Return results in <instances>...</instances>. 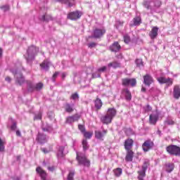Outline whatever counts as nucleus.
<instances>
[{"mask_svg":"<svg viewBox=\"0 0 180 180\" xmlns=\"http://www.w3.org/2000/svg\"><path fill=\"white\" fill-rule=\"evenodd\" d=\"M56 169V167L54 166L49 167L48 170H49L51 172H53V171Z\"/></svg>","mask_w":180,"mask_h":180,"instance_id":"nucleus-54","label":"nucleus"},{"mask_svg":"<svg viewBox=\"0 0 180 180\" xmlns=\"http://www.w3.org/2000/svg\"><path fill=\"white\" fill-rule=\"evenodd\" d=\"M65 77H67V75L65 72L61 73V77L63 79H64V78H65Z\"/></svg>","mask_w":180,"mask_h":180,"instance_id":"nucleus-56","label":"nucleus"},{"mask_svg":"<svg viewBox=\"0 0 180 180\" xmlns=\"http://www.w3.org/2000/svg\"><path fill=\"white\" fill-rule=\"evenodd\" d=\"M11 130H16V122H13V124L11 127Z\"/></svg>","mask_w":180,"mask_h":180,"instance_id":"nucleus-52","label":"nucleus"},{"mask_svg":"<svg viewBox=\"0 0 180 180\" xmlns=\"http://www.w3.org/2000/svg\"><path fill=\"white\" fill-rule=\"evenodd\" d=\"M143 84L146 86L150 87L152 84H154V78L148 74L146 75L143 76Z\"/></svg>","mask_w":180,"mask_h":180,"instance_id":"nucleus-13","label":"nucleus"},{"mask_svg":"<svg viewBox=\"0 0 180 180\" xmlns=\"http://www.w3.org/2000/svg\"><path fill=\"white\" fill-rule=\"evenodd\" d=\"M83 134H84V137H86V139H91L92 137L91 132H86L84 131V132H83Z\"/></svg>","mask_w":180,"mask_h":180,"instance_id":"nucleus-42","label":"nucleus"},{"mask_svg":"<svg viewBox=\"0 0 180 180\" xmlns=\"http://www.w3.org/2000/svg\"><path fill=\"white\" fill-rule=\"evenodd\" d=\"M114 174L115 176L119 177L123 173V169L122 168H116L113 170Z\"/></svg>","mask_w":180,"mask_h":180,"instance_id":"nucleus-35","label":"nucleus"},{"mask_svg":"<svg viewBox=\"0 0 180 180\" xmlns=\"http://www.w3.org/2000/svg\"><path fill=\"white\" fill-rule=\"evenodd\" d=\"M130 37L127 34L124 35V41L126 43V44H129V42L130 41Z\"/></svg>","mask_w":180,"mask_h":180,"instance_id":"nucleus-43","label":"nucleus"},{"mask_svg":"<svg viewBox=\"0 0 180 180\" xmlns=\"http://www.w3.org/2000/svg\"><path fill=\"white\" fill-rule=\"evenodd\" d=\"M10 71L14 75L15 78H16V82L19 85H22L23 82H25V77H23V75H22V72L19 71V69L13 70L11 69Z\"/></svg>","mask_w":180,"mask_h":180,"instance_id":"nucleus-6","label":"nucleus"},{"mask_svg":"<svg viewBox=\"0 0 180 180\" xmlns=\"http://www.w3.org/2000/svg\"><path fill=\"white\" fill-rule=\"evenodd\" d=\"M133 23H130V26H140L141 25V17L136 16L132 20Z\"/></svg>","mask_w":180,"mask_h":180,"instance_id":"nucleus-26","label":"nucleus"},{"mask_svg":"<svg viewBox=\"0 0 180 180\" xmlns=\"http://www.w3.org/2000/svg\"><path fill=\"white\" fill-rule=\"evenodd\" d=\"M36 172L38 174V175H39V176H41L42 180H46V178H47V173L40 167H37Z\"/></svg>","mask_w":180,"mask_h":180,"instance_id":"nucleus-17","label":"nucleus"},{"mask_svg":"<svg viewBox=\"0 0 180 180\" xmlns=\"http://www.w3.org/2000/svg\"><path fill=\"white\" fill-rule=\"evenodd\" d=\"M141 91L142 92H146V87H142L141 88Z\"/></svg>","mask_w":180,"mask_h":180,"instance_id":"nucleus-59","label":"nucleus"},{"mask_svg":"<svg viewBox=\"0 0 180 180\" xmlns=\"http://www.w3.org/2000/svg\"><path fill=\"white\" fill-rule=\"evenodd\" d=\"M79 120V115L78 114H76L73 116H69L66 119V123H68V124H71L74 123V122H78Z\"/></svg>","mask_w":180,"mask_h":180,"instance_id":"nucleus-16","label":"nucleus"},{"mask_svg":"<svg viewBox=\"0 0 180 180\" xmlns=\"http://www.w3.org/2000/svg\"><path fill=\"white\" fill-rule=\"evenodd\" d=\"M74 175H75V171L70 170L68 176V180H74Z\"/></svg>","mask_w":180,"mask_h":180,"instance_id":"nucleus-40","label":"nucleus"},{"mask_svg":"<svg viewBox=\"0 0 180 180\" xmlns=\"http://www.w3.org/2000/svg\"><path fill=\"white\" fill-rule=\"evenodd\" d=\"M134 143V141H133V139H127L124 142L125 150H129L131 148V147H133Z\"/></svg>","mask_w":180,"mask_h":180,"instance_id":"nucleus-25","label":"nucleus"},{"mask_svg":"<svg viewBox=\"0 0 180 180\" xmlns=\"http://www.w3.org/2000/svg\"><path fill=\"white\" fill-rule=\"evenodd\" d=\"M43 88L42 83H37L36 85L31 81L27 82V89L28 92H34V91H40Z\"/></svg>","mask_w":180,"mask_h":180,"instance_id":"nucleus-7","label":"nucleus"},{"mask_svg":"<svg viewBox=\"0 0 180 180\" xmlns=\"http://www.w3.org/2000/svg\"><path fill=\"white\" fill-rule=\"evenodd\" d=\"M165 124H166L167 126H173V124H175V122L174 121V120H172V118L168 117L165 121Z\"/></svg>","mask_w":180,"mask_h":180,"instance_id":"nucleus-34","label":"nucleus"},{"mask_svg":"<svg viewBox=\"0 0 180 180\" xmlns=\"http://www.w3.org/2000/svg\"><path fill=\"white\" fill-rule=\"evenodd\" d=\"M158 82L160 84H167L168 86H170V85H172L174 79L169 77L166 78L165 77H158Z\"/></svg>","mask_w":180,"mask_h":180,"instance_id":"nucleus-12","label":"nucleus"},{"mask_svg":"<svg viewBox=\"0 0 180 180\" xmlns=\"http://www.w3.org/2000/svg\"><path fill=\"white\" fill-rule=\"evenodd\" d=\"M108 66L109 68L112 67V68H119V67H120V63H117V62H112V63H110Z\"/></svg>","mask_w":180,"mask_h":180,"instance_id":"nucleus-38","label":"nucleus"},{"mask_svg":"<svg viewBox=\"0 0 180 180\" xmlns=\"http://www.w3.org/2000/svg\"><path fill=\"white\" fill-rule=\"evenodd\" d=\"M116 113H117L116 109L108 108L106 115L101 117V121L103 124H109V123H112V120H113V117L116 116Z\"/></svg>","mask_w":180,"mask_h":180,"instance_id":"nucleus-2","label":"nucleus"},{"mask_svg":"<svg viewBox=\"0 0 180 180\" xmlns=\"http://www.w3.org/2000/svg\"><path fill=\"white\" fill-rule=\"evenodd\" d=\"M117 23H119V25H120L122 26V25H123V22L122 21H117Z\"/></svg>","mask_w":180,"mask_h":180,"instance_id":"nucleus-60","label":"nucleus"},{"mask_svg":"<svg viewBox=\"0 0 180 180\" xmlns=\"http://www.w3.org/2000/svg\"><path fill=\"white\" fill-rule=\"evenodd\" d=\"M122 95L125 96L126 101H131V93L129 89H123L122 91Z\"/></svg>","mask_w":180,"mask_h":180,"instance_id":"nucleus-21","label":"nucleus"},{"mask_svg":"<svg viewBox=\"0 0 180 180\" xmlns=\"http://www.w3.org/2000/svg\"><path fill=\"white\" fill-rule=\"evenodd\" d=\"M70 99H72L73 101H77V99H79V96L78 95V93H75L72 94Z\"/></svg>","mask_w":180,"mask_h":180,"instance_id":"nucleus-41","label":"nucleus"},{"mask_svg":"<svg viewBox=\"0 0 180 180\" xmlns=\"http://www.w3.org/2000/svg\"><path fill=\"white\" fill-rule=\"evenodd\" d=\"M43 131H48L49 133H51L53 131V127L51 125L46 124V125H42Z\"/></svg>","mask_w":180,"mask_h":180,"instance_id":"nucleus-32","label":"nucleus"},{"mask_svg":"<svg viewBox=\"0 0 180 180\" xmlns=\"http://www.w3.org/2000/svg\"><path fill=\"white\" fill-rule=\"evenodd\" d=\"M121 49H122V46H120V44H119V42L117 41L114 42L110 46V51H112L113 53H118V51H120Z\"/></svg>","mask_w":180,"mask_h":180,"instance_id":"nucleus-15","label":"nucleus"},{"mask_svg":"<svg viewBox=\"0 0 180 180\" xmlns=\"http://www.w3.org/2000/svg\"><path fill=\"white\" fill-rule=\"evenodd\" d=\"M145 112H150L151 111L152 108H151V106H150V105H147L146 106H145L143 108Z\"/></svg>","mask_w":180,"mask_h":180,"instance_id":"nucleus-46","label":"nucleus"},{"mask_svg":"<svg viewBox=\"0 0 180 180\" xmlns=\"http://www.w3.org/2000/svg\"><path fill=\"white\" fill-rule=\"evenodd\" d=\"M159 115L158 114H152L149 117V122L151 124H155L158 121Z\"/></svg>","mask_w":180,"mask_h":180,"instance_id":"nucleus-27","label":"nucleus"},{"mask_svg":"<svg viewBox=\"0 0 180 180\" xmlns=\"http://www.w3.org/2000/svg\"><path fill=\"white\" fill-rule=\"evenodd\" d=\"M2 56V49L0 48V57Z\"/></svg>","mask_w":180,"mask_h":180,"instance_id":"nucleus-61","label":"nucleus"},{"mask_svg":"<svg viewBox=\"0 0 180 180\" xmlns=\"http://www.w3.org/2000/svg\"><path fill=\"white\" fill-rule=\"evenodd\" d=\"M96 43L95 42H91L88 44V46L89 47V49H94V47H96Z\"/></svg>","mask_w":180,"mask_h":180,"instance_id":"nucleus-49","label":"nucleus"},{"mask_svg":"<svg viewBox=\"0 0 180 180\" xmlns=\"http://www.w3.org/2000/svg\"><path fill=\"white\" fill-rule=\"evenodd\" d=\"M37 53H39V48L34 46V45L30 46L27 51V53L24 55L27 63H30L31 61H33Z\"/></svg>","mask_w":180,"mask_h":180,"instance_id":"nucleus-3","label":"nucleus"},{"mask_svg":"<svg viewBox=\"0 0 180 180\" xmlns=\"http://www.w3.org/2000/svg\"><path fill=\"white\" fill-rule=\"evenodd\" d=\"M1 8L4 11L6 12V11H9V6H3L1 7Z\"/></svg>","mask_w":180,"mask_h":180,"instance_id":"nucleus-51","label":"nucleus"},{"mask_svg":"<svg viewBox=\"0 0 180 180\" xmlns=\"http://www.w3.org/2000/svg\"><path fill=\"white\" fill-rule=\"evenodd\" d=\"M173 95L175 99H179L180 98V88L179 86H175L174 88Z\"/></svg>","mask_w":180,"mask_h":180,"instance_id":"nucleus-29","label":"nucleus"},{"mask_svg":"<svg viewBox=\"0 0 180 180\" xmlns=\"http://www.w3.org/2000/svg\"><path fill=\"white\" fill-rule=\"evenodd\" d=\"M6 81H7V82H11V77H6Z\"/></svg>","mask_w":180,"mask_h":180,"instance_id":"nucleus-57","label":"nucleus"},{"mask_svg":"<svg viewBox=\"0 0 180 180\" xmlns=\"http://www.w3.org/2000/svg\"><path fill=\"white\" fill-rule=\"evenodd\" d=\"M135 63L136 64V66L139 67V68H143V67H144L142 59H136L135 60Z\"/></svg>","mask_w":180,"mask_h":180,"instance_id":"nucleus-39","label":"nucleus"},{"mask_svg":"<svg viewBox=\"0 0 180 180\" xmlns=\"http://www.w3.org/2000/svg\"><path fill=\"white\" fill-rule=\"evenodd\" d=\"M107 67L106 66H103L102 68H100L98 69V72H105V70H106Z\"/></svg>","mask_w":180,"mask_h":180,"instance_id":"nucleus-50","label":"nucleus"},{"mask_svg":"<svg viewBox=\"0 0 180 180\" xmlns=\"http://www.w3.org/2000/svg\"><path fill=\"white\" fill-rule=\"evenodd\" d=\"M76 160L79 162V165H83L84 167H89L91 162L86 159V156L84 153L77 152Z\"/></svg>","mask_w":180,"mask_h":180,"instance_id":"nucleus-4","label":"nucleus"},{"mask_svg":"<svg viewBox=\"0 0 180 180\" xmlns=\"http://www.w3.org/2000/svg\"><path fill=\"white\" fill-rule=\"evenodd\" d=\"M37 141L39 144H44V143H47V136L39 132L37 136Z\"/></svg>","mask_w":180,"mask_h":180,"instance_id":"nucleus-14","label":"nucleus"},{"mask_svg":"<svg viewBox=\"0 0 180 180\" xmlns=\"http://www.w3.org/2000/svg\"><path fill=\"white\" fill-rule=\"evenodd\" d=\"M106 133H108L106 130H103V131H96L95 137L97 140H101V141H103V137H105Z\"/></svg>","mask_w":180,"mask_h":180,"instance_id":"nucleus-18","label":"nucleus"},{"mask_svg":"<svg viewBox=\"0 0 180 180\" xmlns=\"http://www.w3.org/2000/svg\"><path fill=\"white\" fill-rule=\"evenodd\" d=\"M162 3L160 0H144L143 2V6L148 11H150V13L157 12V9L161 6Z\"/></svg>","mask_w":180,"mask_h":180,"instance_id":"nucleus-1","label":"nucleus"},{"mask_svg":"<svg viewBox=\"0 0 180 180\" xmlns=\"http://www.w3.org/2000/svg\"><path fill=\"white\" fill-rule=\"evenodd\" d=\"M82 144L83 146V150L84 151H86L89 148V144H88V141L86 139H83Z\"/></svg>","mask_w":180,"mask_h":180,"instance_id":"nucleus-36","label":"nucleus"},{"mask_svg":"<svg viewBox=\"0 0 180 180\" xmlns=\"http://www.w3.org/2000/svg\"><path fill=\"white\" fill-rule=\"evenodd\" d=\"M100 77H101V74H97V75H96V73H93L92 74V77L93 78H100Z\"/></svg>","mask_w":180,"mask_h":180,"instance_id":"nucleus-53","label":"nucleus"},{"mask_svg":"<svg viewBox=\"0 0 180 180\" xmlns=\"http://www.w3.org/2000/svg\"><path fill=\"white\" fill-rule=\"evenodd\" d=\"M175 168V165L172 162H168L165 165V169L166 172L168 174H171L172 171H174V169Z\"/></svg>","mask_w":180,"mask_h":180,"instance_id":"nucleus-20","label":"nucleus"},{"mask_svg":"<svg viewBox=\"0 0 180 180\" xmlns=\"http://www.w3.org/2000/svg\"><path fill=\"white\" fill-rule=\"evenodd\" d=\"M59 75H60V72H56L53 74V77H52L53 82H56V79L57 77H58Z\"/></svg>","mask_w":180,"mask_h":180,"instance_id":"nucleus-45","label":"nucleus"},{"mask_svg":"<svg viewBox=\"0 0 180 180\" xmlns=\"http://www.w3.org/2000/svg\"><path fill=\"white\" fill-rule=\"evenodd\" d=\"M56 2H60V4H65V5H68L69 8L74 6L75 5V0H54Z\"/></svg>","mask_w":180,"mask_h":180,"instance_id":"nucleus-23","label":"nucleus"},{"mask_svg":"<svg viewBox=\"0 0 180 180\" xmlns=\"http://www.w3.org/2000/svg\"><path fill=\"white\" fill-rule=\"evenodd\" d=\"M41 150H42L43 153H49V151L46 150V148H42Z\"/></svg>","mask_w":180,"mask_h":180,"instance_id":"nucleus-58","label":"nucleus"},{"mask_svg":"<svg viewBox=\"0 0 180 180\" xmlns=\"http://www.w3.org/2000/svg\"><path fill=\"white\" fill-rule=\"evenodd\" d=\"M40 20H43L44 22H49V20H51V16L47 14H45L41 16V18H40Z\"/></svg>","mask_w":180,"mask_h":180,"instance_id":"nucleus-37","label":"nucleus"},{"mask_svg":"<svg viewBox=\"0 0 180 180\" xmlns=\"http://www.w3.org/2000/svg\"><path fill=\"white\" fill-rule=\"evenodd\" d=\"M158 133H161V131H158Z\"/></svg>","mask_w":180,"mask_h":180,"instance_id":"nucleus-63","label":"nucleus"},{"mask_svg":"<svg viewBox=\"0 0 180 180\" xmlns=\"http://www.w3.org/2000/svg\"><path fill=\"white\" fill-rule=\"evenodd\" d=\"M15 133H16V136H18V137H20V136H22V134L19 130H17Z\"/></svg>","mask_w":180,"mask_h":180,"instance_id":"nucleus-55","label":"nucleus"},{"mask_svg":"<svg viewBox=\"0 0 180 180\" xmlns=\"http://www.w3.org/2000/svg\"><path fill=\"white\" fill-rule=\"evenodd\" d=\"M81 16H82V12L79 11H72L68 13V19H70V20H78V19H81Z\"/></svg>","mask_w":180,"mask_h":180,"instance_id":"nucleus-9","label":"nucleus"},{"mask_svg":"<svg viewBox=\"0 0 180 180\" xmlns=\"http://www.w3.org/2000/svg\"><path fill=\"white\" fill-rule=\"evenodd\" d=\"M123 86H136L137 80L136 79L124 78L122 79Z\"/></svg>","mask_w":180,"mask_h":180,"instance_id":"nucleus-10","label":"nucleus"},{"mask_svg":"<svg viewBox=\"0 0 180 180\" xmlns=\"http://www.w3.org/2000/svg\"><path fill=\"white\" fill-rule=\"evenodd\" d=\"M134 157V152H133L131 150H127L125 160L127 162H131V161H133Z\"/></svg>","mask_w":180,"mask_h":180,"instance_id":"nucleus-22","label":"nucleus"},{"mask_svg":"<svg viewBox=\"0 0 180 180\" xmlns=\"http://www.w3.org/2000/svg\"><path fill=\"white\" fill-rule=\"evenodd\" d=\"M41 119V113L39 112L34 117V120H40Z\"/></svg>","mask_w":180,"mask_h":180,"instance_id":"nucleus-47","label":"nucleus"},{"mask_svg":"<svg viewBox=\"0 0 180 180\" xmlns=\"http://www.w3.org/2000/svg\"><path fill=\"white\" fill-rule=\"evenodd\" d=\"M40 66L42 70H44V71H49V68H50V63L49 60H44Z\"/></svg>","mask_w":180,"mask_h":180,"instance_id":"nucleus-30","label":"nucleus"},{"mask_svg":"<svg viewBox=\"0 0 180 180\" xmlns=\"http://www.w3.org/2000/svg\"><path fill=\"white\" fill-rule=\"evenodd\" d=\"M106 33V30L105 28H96L93 31V35L89 36V39H101V37H103V34Z\"/></svg>","mask_w":180,"mask_h":180,"instance_id":"nucleus-8","label":"nucleus"},{"mask_svg":"<svg viewBox=\"0 0 180 180\" xmlns=\"http://www.w3.org/2000/svg\"><path fill=\"white\" fill-rule=\"evenodd\" d=\"M158 27H153L151 31L149 33V36L152 40H154L158 36Z\"/></svg>","mask_w":180,"mask_h":180,"instance_id":"nucleus-19","label":"nucleus"},{"mask_svg":"<svg viewBox=\"0 0 180 180\" xmlns=\"http://www.w3.org/2000/svg\"><path fill=\"white\" fill-rule=\"evenodd\" d=\"M57 148H58V152H57L58 158H63V157H64V155H65L64 154V149L65 148V147L60 146H58Z\"/></svg>","mask_w":180,"mask_h":180,"instance_id":"nucleus-28","label":"nucleus"},{"mask_svg":"<svg viewBox=\"0 0 180 180\" xmlns=\"http://www.w3.org/2000/svg\"><path fill=\"white\" fill-rule=\"evenodd\" d=\"M166 151L170 155H175L176 157L180 156V147L176 145H170L166 148Z\"/></svg>","mask_w":180,"mask_h":180,"instance_id":"nucleus-5","label":"nucleus"},{"mask_svg":"<svg viewBox=\"0 0 180 180\" xmlns=\"http://www.w3.org/2000/svg\"><path fill=\"white\" fill-rule=\"evenodd\" d=\"M5 150V145L4 144V141L0 138V152L4 151Z\"/></svg>","mask_w":180,"mask_h":180,"instance_id":"nucleus-44","label":"nucleus"},{"mask_svg":"<svg viewBox=\"0 0 180 180\" xmlns=\"http://www.w3.org/2000/svg\"><path fill=\"white\" fill-rule=\"evenodd\" d=\"M149 164L150 161L148 160H145L142 166L141 170L138 172L141 173L142 175H146V171H147Z\"/></svg>","mask_w":180,"mask_h":180,"instance_id":"nucleus-24","label":"nucleus"},{"mask_svg":"<svg viewBox=\"0 0 180 180\" xmlns=\"http://www.w3.org/2000/svg\"><path fill=\"white\" fill-rule=\"evenodd\" d=\"M65 110L68 113H71L74 111V104L66 103L65 105Z\"/></svg>","mask_w":180,"mask_h":180,"instance_id":"nucleus-31","label":"nucleus"},{"mask_svg":"<svg viewBox=\"0 0 180 180\" xmlns=\"http://www.w3.org/2000/svg\"><path fill=\"white\" fill-rule=\"evenodd\" d=\"M78 127H79V130H80L82 133L85 132V127H84L83 125L79 124Z\"/></svg>","mask_w":180,"mask_h":180,"instance_id":"nucleus-48","label":"nucleus"},{"mask_svg":"<svg viewBox=\"0 0 180 180\" xmlns=\"http://www.w3.org/2000/svg\"><path fill=\"white\" fill-rule=\"evenodd\" d=\"M95 108L98 110L101 109V108H102V105L103 103H102V100H101V98H97L95 101Z\"/></svg>","mask_w":180,"mask_h":180,"instance_id":"nucleus-33","label":"nucleus"},{"mask_svg":"<svg viewBox=\"0 0 180 180\" xmlns=\"http://www.w3.org/2000/svg\"><path fill=\"white\" fill-rule=\"evenodd\" d=\"M14 180H20V177H15Z\"/></svg>","mask_w":180,"mask_h":180,"instance_id":"nucleus-62","label":"nucleus"},{"mask_svg":"<svg viewBox=\"0 0 180 180\" xmlns=\"http://www.w3.org/2000/svg\"><path fill=\"white\" fill-rule=\"evenodd\" d=\"M154 147V142L151 140H147L142 144V148L145 153L150 151Z\"/></svg>","mask_w":180,"mask_h":180,"instance_id":"nucleus-11","label":"nucleus"}]
</instances>
